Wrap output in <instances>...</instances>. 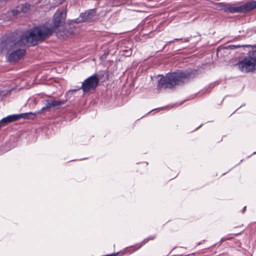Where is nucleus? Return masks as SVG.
Returning <instances> with one entry per match:
<instances>
[{"instance_id":"nucleus-1","label":"nucleus","mask_w":256,"mask_h":256,"mask_svg":"<svg viewBox=\"0 0 256 256\" xmlns=\"http://www.w3.org/2000/svg\"><path fill=\"white\" fill-rule=\"evenodd\" d=\"M66 16L65 8L57 10L53 18V27L46 26L34 27L25 32L19 42L13 40L11 44L36 45L56 32L57 28L64 24Z\"/></svg>"},{"instance_id":"nucleus-2","label":"nucleus","mask_w":256,"mask_h":256,"mask_svg":"<svg viewBox=\"0 0 256 256\" xmlns=\"http://www.w3.org/2000/svg\"><path fill=\"white\" fill-rule=\"evenodd\" d=\"M196 72L192 70L183 72L178 70L168 74L165 77L162 78L158 82L159 88H172L176 84H182L195 76Z\"/></svg>"},{"instance_id":"nucleus-3","label":"nucleus","mask_w":256,"mask_h":256,"mask_svg":"<svg viewBox=\"0 0 256 256\" xmlns=\"http://www.w3.org/2000/svg\"><path fill=\"white\" fill-rule=\"evenodd\" d=\"M22 34L20 37L16 38L14 36H12L10 38H6V40L2 42V49H6L8 50H14L16 48L17 50H14L12 52H11L8 56V60L10 62H16L18 60H20L21 58H22L24 54L25 50L24 49L18 48L22 46H32V45H28V44H11L13 42V40L19 42L21 39L22 36L24 34Z\"/></svg>"},{"instance_id":"nucleus-4","label":"nucleus","mask_w":256,"mask_h":256,"mask_svg":"<svg viewBox=\"0 0 256 256\" xmlns=\"http://www.w3.org/2000/svg\"><path fill=\"white\" fill-rule=\"evenodd\" d=\"M239 70L244 72H253L256 70V58L254 56V50L248 56L244 58L238 64Z\"/></svg>"},{"instance_id":"nucleus-5","label":"nucleus","mask_w":256,"mask_h":256,"mask_svg":"<svg viewBox=\"0 0 256 256\" xmlns=\"http://www.w3.org/2000/svg\"><path fill=\"white\" fill-rule=\"evenodd\" d=\"M99 82L96 75H92L85 80L82 84L81 88L84 92H87L91 90L94 89L98 86Z\"/></svg>"},{"instance_id":"nucleus-6","label":"nucleus","mask_w":256,"mask_h":256,"mask_svg":"<svg viewBox=\"0 0 256 256\" xmlns=\"http://www.w3.org/2000/svg\"><path fill=\"white\" fill-rule=\"evenodd\" d=\"M96 16V10H90L86 11L84 13H82L80 18L78 20H75L74 22H90Z\"/></svg>"},{"instance_id":"nucleus-7","label":"nucleus","mask_w":256,"mask_h":256,"mask_svg":"<svg viewBox=\"0 0 256 256\" xmlns=\"http://www.w3.org/2000/svg\"><path fill=\"white\" fill-rule=\"evenodd\" d=\"M28 114H12L7 116L6 118H3L0 120V128L8 124L14 122L22 118H24L23 116H26Z\"/></svg>"},{"instance_id":"nucleus-8","label":"nucleus","mask_w":256,"mask_h":256,"mask_svg":"<svg viewBox=\"0 0 256 256\" xmlns=\"http://www.w3.org/2000/svg\"><path fill=\"white\" fill-rule=\"evenodd\" d=\"M64 103V101L57 100H46V104L45 106L42 107L41 109V111L43 112L44 110H48V109L50 108H58L62 104Z\"/></svg>"},{"instance_id":"nucleus-9","label":"nucleus","mask_w":256,"mask_h":256,"mask_svg":"<svg viewBox=\"0 0 256 256\" xmlns=\"http://www.w3.org/2000/svg\"><path fill=\"white\" fill-rule=\"evenodd\" d=\"M242 12L252 10L256 8V1L248 2L240 6Z\"/></svg>"},{"instance_id":"nucleus-10","label":"nucleus","mask_w":256,"mask_h":256,"mask_svg":"<svg viewBox=\"0 0 256 256\" xmlns=\"http://www.w3.org/2000/svg\"><path fill=\"white\" fill-rule=\"evenodd\" d=\"M223 9L224 12L230 13L242 12L240 6L226 5L224 6Z\"/></svg>"},{"instance_id":"nucleus-11","label":"nucleus","mask_w":256,"mask_h":256,"mask_svg":"<svg viewBox=\"0 0 256 256\" xmlns=\"http://www.w3.org/2000/svg\"><path fill=\"white\" fill-rule=\"evenodd\" d=\"M156 236H151L148 238H145L144 240L140 244H137L138 246V248H140L142 246L147 242L149 240H152L156 238Z\"/></svg>"},{"instance_id":"nucleus-12","label":"nucleus","mask_w":256,"mask_h":256,"mask_svg":"<svg viewBox=\"0 0 256 256\" xmlns=\"http://www.w3.org/2000/svg\"><path fill=\"white\" fill-rule=\"evenodd\" d=\"M190 38H175L174 40L170 41V42H174L178 41H181L182 42H188L190 41Z\"/></svg>"},{"instance_id":"nucleus-13","label":"nucleus","mask_w":256,"mask_h":256,"mask_svg":"<svg viewBox=\"0 0 256 256\" xmlns=\"http://www.w3.org/2000/svg\"><path fill=\"white\" fill-rule=\"evenodd\" d=\"M77 90L76 89H74V90H69L68 92V94H70V93H73V92H76Z\"/></svg>"},{"instance_id":"nucleus-14","label":"nucleus","mask_w":256,"mask_h":256,"mask_svg":"<svg viewBox=\"0 0 256 256\" xmlns=\"http://www.w3.org/2000/svg\"><path fill=\"white\" fill-rule=\"evenodd\" d=\"M246 210V206H244L242 210V213H244L245 212Z\"/></svg>"},{"instance_id":"nucleus-15","label":"nucleus","mask_w":256,"mask_h":256,"mask_svg":"<svg viewBox=\"0 0 256 256\" xmlns=\"http://www.w3.org/2000/svg\"><path fill=\"white\" fill-rule=\"evenodd\" d=\"M254 56L256 58V50H254Z\"/></svg>"},{"instance_id":"nucleus-16","label":"nucleus","mask_w":256,"mask_h":256,"mask_svg":"<svg viewBox=\"0 0 256 256\" xmlns=\"http://www.w3.org/2000/svg\"><path fill=\"white\" fill-rule=\"evenodd\" d=\"M224 240H225L224 238H222L221 241L222 242V241H224Z\"/></svg>"},{"instance_id":"nucleus-17","label":"nucleus","mask_w":256,"mask_h":256,"mask_svg":"<svg viewBox=\"0 0 256 256\" xmlns=\"http://www.w3.org/2000/svg\"><path fill=\"white\" fill-rule=\"evenodd\" d=\"M2 92V91L0 90V94Z\"/></svg>"},{"instance_id":"nucleus-18","label":"nucleus","mask_w":256,"mask_h":256,"mask_svg":"<svg viewBox=\"0 0 256 256\" xmlns=\"http://www.w3.org/2000/svg\"><path fill=\"white\" fill-rule=\"evenodd\" d=\"M72 34V32H70V34Z\"/></svg>"}]
</instances>
